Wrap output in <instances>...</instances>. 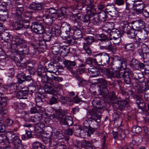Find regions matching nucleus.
Returning a JSON list of instances; mask_svg holds the SVG:
<instances>
[{"label": "nucleus", "instance_id": "obj_36", "mask_svg": "<svg viewBox=\"0 0 149 149\" xmlns=\"http://www.w3.org/2000/svg\"><path fill=\"white\" fill-rule=\"evenodd\" d=\"M139 61L135 59H132L130 64L131 68L134 70L139 69Z\"/></svg>", "mask_w": 149, "mask_h": 149}, {"label": "nucleus", "instance_id": "obj_50", "mask_svg": "<svg viewBox=\"0 0 149 149\" xmlns=\"http://www.w3.org/2000/svg\"><path fill=\"white\" fill-rule=\"evenodd\" d=\"M8 89L10 91L11 93L16 92L17 89V86L16 84L14 83H11L9 84L8 85Z\"/></svg>", "mask_w": 149, "mask_h": 149}, {"label": "nucleus", "instance_id": "obj_43", "mask_svg": "<svg viewBox=\"0 0 149 149\" xmlns=\"http://www.w3.org/2000/svg\"><path fill=\"white\" fill-rule=\"evenodd\" d=\"M113 8L112 11H109V14L111 17H118V12L117 10V8L116 7L114 6H112Z\"/></svg>", "mask_w": 149, "mask_h": 149}, {"label": "nucleus", "instance_id": "obj_1", "mask_svg": "<svg viewBox=\"0 0 149 149\" xmlns=\"http://www.w3.org/2000/svg\"><path fill=\"white\" fill-rule=\"evenodd\" d=\"M127 64L126 60L125 58H121L116 55L113 57V61L111 63L110 67L113 70L125 69L127 68Z\"/></svg>", "mask_w": 149, "mask_h": 149}, {"label": "nucleus", "instance_id": "obj_4", "mask_svg": "<svg viewBox=\"0 0 149 149\" xmlns=\"http://www.w3.org/2000/svg\"><path fill=\"white\" fill-rule=\"evenodd\" d=\"M93 0H82L83 3L86 6L85 10L87 12H90V14L93 15L96 14L98 13L97 11L96 8L93 3Z\"/></svg>", "mask_w": 149, "mask_h": 149}, {"label": "nucleus", "instance_id": "obj_15", "mask_svg": "<svg viewBox=\"0 0 149 149\" xmlns=\"http://www.w3.org/2000/svg\"><path fill=\"white\" fill-rule=\"evenodd\" d=\"M49 115H51L52 118H55L58 119H61V120L65 116L64 113L61 109H55V113H53L52 114H49Z\"/></svg>", "mask_w": 149, "mask_h": 149}, {"label": "nucleus", "instance_id": "obj_60", "mask_svg": "<svg viewBox=\"0 0 149 149\" xmlns=\"http://www.w3.org/2000/svg\"><path fill=\"white\" fill-rule=\"evenodd\" d=\"M60 48L63 50L62 53L64 55H67L70 52V47L68 46H62L60 47Z\"/></svg>", "mask_w": 149, "mask_h": 149}, {"label": "nucleus", "instance_id": "obj_57", "mask_svg": "<svg viewBox=\"0 0 149 149\" xmlns=\"http://www.w3.org/2000/svg\"><path fill=\"white\" fill-rule=\"evenodd\" d=\"M60 47L59 45L53 46L52 48V53L54 55H57L59 52Z\"/></svg>", "mask_w": 149, "mask_h": 149}, {"label": "nucleus", "instance_id": "obj_23", "mask_svg": "<svg viewBox=\"0 0 149 149\" xmlns=\"http://www.w3.org/2000/svg\"><path fill=\"white\" fill-rule=\"evenodd\" d=\"M26 74L24 72L21 71H19L16 76L18 79L17 83L18 84H21L24 82V80L22 79H24L26 77Z\"/></svg>", "mask_w": 149, "mask_h": 149}, {"label": "nucleus", "instance_id": "obj_64", "mask_svg": "<svg viewBox=\"0 0 149 149\" xmlns=\"http://www.w3.org/2000/svg\"><path fill=\"white\" fill-rule=\"evenodd\" d=\"M141 131V128L140 127L136 125L133 127L132 129V131L133 133L138 134Z\"/></svg>", "mask_w": 149, "mask_h": 149}, {"label": "nucleus", "instance_id": "obj_12", "mask_svg": "<svg viewBox=\"0 0 149 149\" xmlns=\"http://www.w3.org/2000/svg\"><path fill=\"white\" fill-rule=\"evenodd\" d=\"M120 35V31L118 29H114L111 32V38L112 39L114 40L113 42L114 44H118L119 43Z\"/></svg>", "mask_w": 149, "mask_h": 149}, {"label": "nucleus", "instance_id": "obj_10", "mask_svg": "<svg viewBox=\"0 0 149 149\" xmlns=\"http://www.w3.org/2000/svg\"><path fill=\"white\" fill-rule=\"evenodd\" d=\"M131 24L132 25V28L138 31L144 29L145 26L144 22L141 19L131 22Z\"/></svg>", "mask_w": 149, "mask_h": 149}, {"label": "nucleus", "instance_id": "obj_59", "mask_svg": "<svg viewBox=\"0 0 149 149\" xmlns=\"http://www.w3.org/2000/svg\"><path fill=\"white\" fill-rule=\"evenodd\" d=\"M87 44L90 45L92 43L94 42L95 39L93 36H88L84 38Z\"/></svg>", "mask_w": 149, "mask_h": 149}, {"label": "nucleus", "instance_id": "obj_47", "mask_svg": "<svg viewBox=\"0 0 149 149\" xmlns=\"http://www.w3.org/2000/svg\"><path fill=\"white\" fill-rule=\"evenodd\" d=\"M136 99V102L138 108L142 110L145 107V104L143 103L142 101L140 100V98L136 95H135Z\"/></svg>", "mask_w": 149, "mask_h": 149}, {"label": "nucleus", "instance_id": "obj_24", "mask_svg": "<svg viewBox=\"0 0 149 149\" xmlns=\"http://www.w3.org/2000/svg\"><path fill=\"white\" fill-rule=\"evenodd\" d=\"M61 121L64 125L68 126H71L73 124V121L72 118L66 116L65 115L61 120Z\"/></svg>", "mask_w": 149, "mask_h": 149}, {"label": "nucleus", "instance_id": "obj_46", "mask_svg": "<svg viewBox=\"0 0 149 149\" xmlns=\"http://www.w3.org/2000/svg\"><path fill=\"white\" fill-rule=\"evenodd\" d=\"M54 95L56 96L57 98L63 104H65L68 100V97H63L59 94L57 93H56V94H55V95Z\"/></svg>", "mask_w": 149, "mask_h": 149}, {"label": "nucleus", "instance_id": "obj_26", "mask_svg": "<svg viewBox=\"0 0 149 149\" xmlns=\"http://www.w3.org/2000/svg\"><path fill=\"white\" fill-rule=\"evenodd\" d=\"M82 147L84 149H93V145L90 141L84 140L81 142Z\"/></svg>", "mask_w": 149, "mask_h": 149}, {"label": "nucleus", "instance_id": "obj_40", "mask_svg": "<svg viewBox=\"0 0 149 149\" xmlns=\"http://www.w3.org/2000/svg\"><path fill=\"white\" fill-rule=\"evenodd\" d=\"M135 31H136L135 30L133 29L130 30H127L125 32L130 38H134L136 35H137V34L135 33Z\"/></svg>", "mask_w": 149, "mask_h": 149}, {"label": "nucleus", "instance_id": "obj_21", "mask_svg": "<svg viewBox=\"0 0 149 149\" xmlns=\"http://www.w3.org/2000/svg\"><path fill=\"white\" fill-rule=\"evenodd\" d=\"M44 88L45 92L49 94L55 95V94L57 93V91L52 89V86L50 83L45 85Z\"/></svg>", "mask_w": 149, "mask_h": 149}, {"label": "nucleus", "instance_id": "obj_2", "mask_svg": "<svg viewBox=\"0 0 149 149\" xmlns=\"http://www.w3.org/2000/svg\"><path fill=\"white\" fill-rule=\"evenodd\" d=\"M123 72H120V70L117 69L113 70V77L117 78H122L124 79V81L127 84H130L131 83V80L129 77V74L131 72V70L129 68L123 69Z\"/></svg>", "mask_w": 149, "mask_h": 149}, {"label": "nucleus", "instance_id": "obj_31", "mask_svg": "<svg viewBox=\"0 0 149 149\" xmlns=\"http://www.w3.org/2000/svg\"><path fill=\"white\" fill-rule=\"evenodd\" d=\"M138 33H136V34H138L139 37V40L141 41L143 40H145L148 37V33L147 32L144 30L143 31H138Z\"/></svg>", "mask_w": 149, "mask_h": 149}, {"label": "nucleus", "instance_id": "obj_7", "mask_svg": "<svg viewBox=\"0 0 149 149\" xmlns=\"http://www.w3.org/2000/svg\"><path fill=\"white\" fill-rule=\"evenodd\" d=\"M11 43L12 48H13L12 46L14 45H15L16 46V48H19L23 46H26V45L25 40L21 38L20 36L18 35H15L14 36Z\"/></svg>", "mask_w": 149, "mask_h": 149}, {"label": "nucleus", "instance_id": "obj_14", "mask_svg": "<svg viewBox=\"0 0 149 149\" xmlns=\"http://www.w3.org/2000/svg\"><path fill=\"white\" fill-rule=\"evenodd\" d=\"M88 71L91 77H97L100 73V70L94 66H90Z\"/></svg>", "mask_w": 149, "mask_h": 149}, {"label": "nucleus", "instance_id": "obj_18", "mask_svg": "<svg viewBox=\"0 0 149 149\" xmlns=\"http://www.w3.org/2000/svg\"><path fill=\"white\" fill-rule=\"evenodd\" d=\"M43 5L42 3L33 2L30 4L29 8L32 10H40L43 8Z\"/></svg>", "mask_w": 149, "mask_h": 149}, {"label": "nucleus", "instance_id": "obj_38", "mask_svg": "<svg viewBox=\"0 0 149 149\" xmlns=\"http://www.w3.org/2000/svg\"><path fill=\"white\" fill-rule=\"evenodd\" d=\"M54 64L53 62H51L49 64L47 68L46 69L47 71L52 72H56L57 70H55V69H56V67L54 66Z\"/></svg>", "mask_w": 149, "mask_h": 149}, {"label": "nucleus", "instance_id": "obj_44", "mask_svg": "<svg viewBox=\"0 0 149 149\" xmlns=\"http://www.w3.org/2000/svg\"><path fill=\"white\" fill-rule=\"evenodd\" d=\"M0 16V20L1 21H5L8 18V12L6 10H3Z\"/></svg>", "mask_w": 149, "mask_h": 149}, {"label": "nucleus", "instance_id": "obj_35", "mask_svg": "<svg viewBox=\"0 0 149 149\" xmlns=\"http://www.w3.org/2000/svg\"><path fill=\"white\" fill-rule=\"evenodd\" d=\"M109 96L110 101L113 103H116L118 101L117 96L116 93L114 92L110 93L109 94Z\"/></svg>", "mask_w": 149, "mask_h": 149}, {"label": "nucleus", "instance_id": "obj_52", "mask_svg": "<svg viewBox=\"0 0 149 149\" xmlns=\"http://www.w3.org/2000/svg\"><path fill=\"white\" fill-rule=\"evenodd\" d=\"M101 141L102 142V145L104 146L105 144L106 140L108 138L107 133L104 131H102L101 133Z\"/></svg>", "mask_w": 149, "mask_h": 149}, {"label": "nucleus", "instance_id": "obj_28", "mask_svg": "<svg viewBox=\"0 0 149 149\" xmlns=\"http://www.w3.org/2000/svg\"><path fill=\"white\" fill-rule=\"evenodd\" d=\"M27 90H22L19 91L16 93V96L18 99H24L27 98Z\"/></svg>", "mask_w": 149, "mask_h": 149}, {"label": "nucleus", "instance_id": "obj_3", "mask_svg": "<svg viewBox=\"0 0 149 149\" xmlns=\"http://www.w3.org/2000/svg\"><path fill=\"white\" fill-rule=\"evenodd\" d=\"M74 22L73 29H72V31L70 33H72L74 38L77 39L82 37L81 30L83 29V28L81 24L77 22L76 19H75Z\"/></svg>", "mask_w": 149, "mask_h": 149}, {"label": "nucleus", "instance_id": "obj_11", "mask_svg": "<svg viewBox=\"0 0 149 149\" xmlns=\"http://www.w3.org/2000/svg\"><path fill=\"white\" fill-rule=\"evenodd\" d=\"M138 52L139 55L143 59L149 60V48L146 45H143Z\"/></svg>", "mask_w": 149, "mask_h": 149}, {"label": "nucleus", "instance_id": "obj_63", "mask_svg": "<svg viewBox=\"0 0 149 149\" xmlns=\"http://www.w3.org/2000/svg\"><path fill=\"white\" fill-rule=\"evenodd\" d=\"M36 89V88L34 85H29L28 87V89L27 90L28 91L29 94H32L35 91Z\"/></svg>", "mask_w": 149, "mask_h": 149}, {"label": "nucleus", "instance_id": "obj_54", "mask_svg": "<svg viewBox=\"0 0 149 149\" xmlns=\"http://www.w3.org/2000/svg\"><path fill=\"white\" fill-rule=\"evenodd\" d=\"M123 48L127 51L133 50L134 46L133 43H127L123 45Z\"/></svg>", "mask_w": 149, "mask_h": 149}, {"label": "nucleus", "instance_id": "obj_42", "mask_svg": "<svg viewBox=\"0 0 149 149\" xmlns=\"http://www.w3.org/2000/svg\"><path fill=\"white\" fill-rule=\"evenodd\" d=\"M136 88L138 92L139 93H141L145 91L146 88V84L145 83L144 84H137Z\"/></svg>", "mask_w": 149, "mask_h": 149}, {"label": "nucleus", "instance_id": "obj_56", "mask_svg": "<svg viewBox=\"0 0 149 149\" xmlns=\"http://www.w3.org/2000/svg\"><path fill=\"white\" fill-rule=\"evenodd\" d=\"M6 73L8 76L13 77L15 75V70L13 68L9 69L6 70Z\"/></svg>", "mask_w": 149, "mask_h": 149}, {"label": "nucleus", "instance_id": "obj_8", "mask_svg": "<svg viewBox=\"0 0 149 149\" xmlns=\"http://www.w3.org/2000/svg\"><path fill=\"white\" fill-rule=\"evenodd\" d=\"M0 34L2 40L8 43L7 45H9L8 47L12 48L11 43L13 39V36L9 33L5 31L0 32Z\"/></svg>", "mask_w": 149, "mask_h": 149}, {"label": "nucleus", "instance_id": "obj_29", "mask_svg": "<svg viewBox=\"0 0 149 149\" xmlns=\"http://www.w3.org/2000/svg\"><path fill=\"white\" fill-rule=\"evenodd\" d=\"M61 28L67 33L69 32H71L72 31L71 29L70 25L65 22H64L61 24Z\"/></svg>", "mask_w": 149, "mask_h": 149}, {"label": "nucleus", "instance_id": "obj_5", "mask_svg": "<svg viewBox=\"0 0 149 149\" xmlns=\"http://www.w3.org/2000/svg\"><path fill=\"white\" fill-rule=\"evenodd\" d=\"M90 118L91 120V122L94 121L95 123V125L93 124V126L94 127L95 125H97L98 123L100 121L101 113L97 109H94L90 112Z\"/></svg>", "mask_w": 149, "mask_h": 149}, {"label": "nucleus", "instance_id": "obj_17", "mask_svg": "<svg viewBox=\"0 0 149 149\" xmlns=\"http://www.w3.org/2000/svg\"><path fill=\"white\" fill-rule=\"evenodd\" d=\"M44 12L46 13V14L49 15L51 17H54L55 19L57 17L58 13L56 10L53 8H50L49 9H45Z\"/></svg>", "mask_w": 149, "mask_h": 149}, {"label": "nucleus", "instance_id": "obj_34", "mask_svg": "<svg viewBox=\"0 0 149 149\" xmlns=\"http://www.w3.org/2000/svg\"><path fill=\"white\" fill-rule=\"evenodd\" d=\"M32 148L34 149H45V147L42 143L36 141L32 144Z\"/></svg>", "mask_w": 149, "mask_h": 149}, {"label": "nucleus", "instance_id": "obj_39", "mask_svg": "<svg viewBox=\"0 0 149 149\" xmlns=\"http://www.w3.org/2000/svg\"><path fill=\"white\" fill-rule=\"evenodd\" d=\"M88 45L85 42L82 43L83 49L88 55L91 56L92 54V52Z\"/></svg>", "mask_w": 149, "mask_h": 149}, {"label": "nucleus", "instance_id": "obj_6", "mask_svg": "<svg viewBox=\"0 0 149 149\" xmlns=\"http://www.w3.org/2000/svg\"><path fill=\"white\" fill-rule=\"evenodd\" d=\"M31 29L34 32L39 34H42L45 31V28L42 24L38 22L32 23Z\"/></svg>", "mask_w": 149, "mask_h": 149}, {"label": "nucleus", "instance_id": "obj_48", "mask_svg": "<svg viewBox=\"0 0 149 149\" xmlns=\"http://www.w3.org/2000/svg\"><path fill=\"white\" fill-rule=\"evenodd\" d=\"M46 72L45 68L42 65H40L38 68L37 74L39 77H41L43 74H45Z\"/></svg>", "mask_w": 149, "mask_h": 149}, {"label": "nucleus", "instance_id": "obj_45", "mask_svg": "<svg viewBox=\"0 0 149 149\" xmlns=\"http://www.w3.org/2000/svg\"><path fill=\"white\" fill-rule=\"evenodd\" d=\"M8 138L7 137V132L5 135L0 133V143L3 145H4L8 141Z\"/></svg>", "mask_w": 149, "mask_h": 149}, {"label": "nucleus", "instance_id": "obj_16", "mask_svg": "<svg viewBox=\"0 0 149 149\" xmlns=\"http://www.w3.org/2000/svg\"><path fill=\"white\" fill-rule=\"evenodd\" d=\"M63 63L65 65V68L71 72H72V69L76 64L74 61L70 60H65L63 61Z\"/></svg>", "mask_w": 149, "mask_h": 149}, {"label": "nucleus", "instance_id": "obj_49", "mask_svg": "<svg viewBox=\"0 0 149 149\" xmlns=\"http://www.w3.org/2000/svg\"><path fill=\"white\" fill-rule=\"evenodd\" d=\"M15 9L16 11V13L14 15V17H18L19 16L21 18H22L21 16V15L24 11V8H22L21 7V8H19L15 7Z\"/></svg>", "mask_w": 149, "mask_h": 149}, {"label": "nucleus", "instance_id": "obj_33", "mask_svg": "<svg viewBox=\"0 0 149 149\" xmlns=\"http://www.w3.org/2000/svg\"><path fill=\"white\" fill-rule=\"evenodd\" d=\"M17 136V134L14 133L13 131H9L7 132V137L8 138V141H12Z\"/></svg>", "mask_w": 149, "mask_h": 149}, {"label": "nucleus", "instance_id": "obj_41", "mask_svg": "<svg viewBox=\"0 0 149 149\" xmlns=\"http://www.w3.org/2000/svg\"><path fill=\"white\" fill-rule=\"evenodd\" d=\"M91 22L94 25L98 26L101 24V22L99 17L97 15L93 17L91 20Z\"/></svg>", "mask_w": 149, "mask_h": 149}, {"label": "nucleus", "instance_id": "obj_27", "mask_svg": "<svg viewBox=\"0 0 149 149\" xmlns=\"http://www.w3.org/2000/svg\"><path fill=\"white\" fill-rule=\"evenodd\" d=\"M110 43L108 45L102 46V49L107 50L112 53H115L116 52L117 49L116 47L113 46L111 42H110Z\"/></svg>", "mask_w": 149, "mask_h": 149}, {"label": "nucleus", "instance_id": "obj_62", "mask_svg": "<svg viewBox=\"0 0 149 149\" xmlns=\"http://www.w3.org/2000/svg\"><path fill=\"white\" fill-rule=\"evenodd\" d=\"M57 98L54 96H52L49 100V104L50 105H52L57 103L58 102Z\"/></svg>", "mask_w": 149, "mask_h": 149}, {"label": "nucleus", "instance_id": "obj_25", "mask_svg": "<svg viewBox=\"0 0 149 149\" xmlns=\"http://www.w3.org/2000/svg\"><path fill=\"white\" fill-rule=\"evenodd\" d=\"M102 65L108 64L110 61L109 55L106 52L102 53Z\"/></svg>", "mask_w": 149, "mask_h": 149}, {"label": "nucleus", "instance_id": "obj_30", "mask_svg": "<svg viewBox=\"0 0 149 149\" xmlns=\"http://www.w3.org/2000/svg\"><path fill=\"white\" fill-rule=\"evenodd\" d=\"M15 49L19 52H22L24 54L27 55L29 53V48L26 45L23 46L19 48H15Z\"/></svg>", "mask_w": 149, "mask_h": 149}, {"label": "nucleus", "instance_id": "obj_51", "mask_svg": "<svg viewBox=\"0 0 149 149\" xmlns=\"http://www.w3.org/2000/svg\"><path fill=\"white\" fill-rule=\"evenodd\" d=\"M99 18L101 20V22L102 21H104L107 19V16L106 13L105 11H102L100 12L98 15H97Z\"/></svg>", "mask_w": 149, "mask_h": 149}, {"label": "nucleus", "instance_id": "obj_22", "mask_svg": "<svg viewBox=\"0 0 149 149\" xmlns=\"http://www.w3.org/2000/svg\"><path fill=\"white\" fill-rule=\"evenodd\" d=\"M42 18L43 22L49 25H51L54 19H55L54 17H51V16L46 14L45 15H43Z\"/></svg>", "mask_w": 149, "mask_h": 149}, {"label": "nucleus", "instance_id": "obj_58", "mask_svg": "<svg viewBox=\"0 0 149 149\" xmlns=\"http://www.w3.org/2000/svg\"><path fill=\"white\" fill-rule=\"evenodd\" d=\"M98 83L101 84L100 87H105L107 86V82L106 80L103 78H99L97 79Z\"/></svg>", "mask_w": 149, "mask_h": 149}, {"label": "nucleus", "instance_id": "obj_13", "mask_svg": "<svg viewBox=\"0 0 149 149\" xmlns=\"http://www.w3.org/2000/svg\"><path fill=\"white\" fill-rule=\"evenodd\" d=\"M93 106L95 108L101 109L105 107V103L103 101L100 100L98 97L94 98L92 101Z\"/></svg>", "mask_w": 149, "mask_h": 149}, {"label": "nucleus", "instance_id": "obj_20", "mask_svg": "<svg viewBox=\"0 0 149 149\" xmlns=\"http://www.w3.org/2000/svg\"><path fill=\"white\" fill-rule=\"evenodd\" d=\"M125 100H118L117 102L115 104H118L119 108L122 109L124 108L128 104V102L129 101V99L128 98L126 97L125 98Z\"/></svg>", "mask_w": 149, "mask_h": 149}, {"label": "nucleus", "instance_id": "obj_55", "mask_svg": "<svg viewBox=\"0 0 149 149\" xmlns=\"http://www.w3.org/2000/svg\"><path fill=\"white\" fill-rule=\"evenodd\" d=\"M54 134L56 135V138H59V139L64 138L62 132L60 129L56 130L54 131Z\"/></svg>", "mask_w": 149, "mask_h": 149}, {"label": "nucleus", "instance_id": "obj_32", "mask_svg": "<svg viewBox=\"0 0 149 149\" xmlns=\"http://www.w3.org/2000/svg\"><path fill=\"white\" fill-rule=\"evenodd\" d=\"M133 10L137 12L141 13L145 8V4H142L140 5H134Z\"/></svg>", "mask_w": 149, "mask_h": 149}, {"label": "nucleus", "instance_id": "obj_9", "mask_svg": "<svg viewBox=\"0 0 149 149\" xmlns=\"http://www.w3.org/2000/svg\"><path fill=\"white\" fill-rule=\"evenodd\" d=\"M22 18L20 17H13V22L11 23V25L13 29L15 30H19L23 27L22 22Z\"/></svg>", "mask_w": 149, "mask_h": 149}, {"label": "nucleus", "instance_id": "obj_53", "mask_svg": "<svg viewBox=\"0 0 149 149\" xmlns=\"http://www.w3.org/2000/svg\"><path fill=\"white\" fill-rule=\"evenodd\" d=\"M4 125L7 127H10L14 125L13 120L9 118H6L4 121Z\"/></svg>", "mask_w": 149, "mask_h": 149}, {"label": "nucleus", "instance_id": "obj_37", "mask_svg": "<svg viewBox=\"0 0 149 149\" xmlns=\"http://www.w3.org/2000/svg\"><path fill=\"white\" fill-rule=\"evenodd\" d=\"M53 134L52 129L50 127H49L47 130L44 132L43 136L44 138H51Z\"/></svg>", "mask_w": 149, "mask_h": 149}, {"label": "nucleus", "instance_id": "obj_19", "mask_svg": "<svg viewBox=\"0 0 149 149\" xmlns=\"http://www.w3.org/2000/svg\"><path fill=\"white\" fill-rule=\"evenodd\" d=\"M94 64V65H102V53L97 54L93 56Z\"/></svg>", "mask_w": 149, "mask_h": 149}, {"label": "nucleus", "instance_id": "obj_61", "mask_svg": "<svg viewBox=\"0 0 149 149\" xmlns=\"http://www.w3.org/2000/svg\"><path fill=\"white\" fill-rule=\"evenodd\" d=\"M26 133L25 135L22 136V138L23 140L28 139L30 138L31 136V132L29 130H26Z\"/></svg>", "mask_w": 149, "mask_h": 149}]
</instances>
